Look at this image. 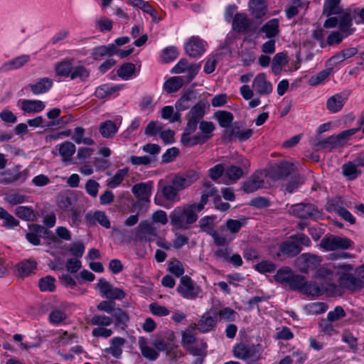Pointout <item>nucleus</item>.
Masks as SVG:
<instances>
[{
	"mask_svg": "<svg viewBox=\"0 0 364 364\" xmlns=\"http://www.w3.org/2000/svg\"><path fill=\"white\" fill-rule=\"evenodd\" d=\"M178 55V50L174 46L166 48L161 54V58L165 63L174 60Z\"/></svg>",
	"mask_w": 364,
	"mask_h": 364,
	"instance_id": "69168bd1",
	"label": "nucleus"
},
{
	"mask_svg": "<svg viewBox=\"0 0 364 364\" xmlns=\"http://www.w3.org/2000/svg\"><path fill=\"white\" fill-rule=\"evenodd\" d=\"M168 271L176 277H183L184 268L182 262L178 260H173L168 264Z\"/></svg>",
	"mask_w": 364,
	"mask_h": 364,
	"instance_id": "e2e57ef3",
	"label": "nucleus"
},
{
	"mask_svg": "<svg viewBox=\"0 0 364 364\" xmlns=\"http://www.w3.org/2000/svg\"><path fill=\"white\" fill-rule=\"evenodd\" d=\"M260 32L265 33L266 38H272L279 33V24L277 18H272L264 23Z\"/></svg>",
	"mask_w": 364,
	"mask_h": 364,
	"instance_id": "7c9ffc66",
	"label": "nucleus"
},
{
	"mask_svg": "<svg viewBox=\"0 0 364 364\" xmlns=\"http://www.w3.org/2000/svg\"><path fill=\"white\" fill-rule=\"evenodd\" d=\"M0 219L4 220L2 225L8 229L14 228L19 224V222L2 207H0Z\"/></svg>",
	"mask_w": 364,
	"mask_h": 364,
	"instance_id": "a19ab883",
	"label": "nucleus"
},
{
	"mask_svg": "<svg viewBox=\"0 0 364 364\" xmlns=\"http://www.w3.org/2000/svg\"><path fill=\"white\" fill-rule=\"evenodd\" d=\"M302 293L311 296H318L322 294V290L314 282H308L306 281V284L302 290Z\"/></svg>",
	"mask_w": 364,
	"mask_h": 364,
	"instance_id": "680f3d73",
	"label": "nucleus"
},
{
	"mask_svg": "<svg viewBox=\"0 0 364 364\" xmlns=\"http://www.w3.org/2000/svg\"><path fill=\"white\" fill-rule=\"evenodd\" d=\"M57 146L58 147L59 154L62 157V161L66 164H70L71 157L76 151L75 144L70 141H65Z\"/></svg>",
	"mask_w": 364,
	"mask_h": 364,
	"instance_id": "bb28decb",
	"label": "nucleus"
},
{
	"mask_svg": "<svg viewBox=\"0 0 364 364\" xmlns=\"http://www.w3.org/2000/svg\"><path fill=\"white\" fill-rule=\"evenodd\" d=\"M242 168L236 166H230L225 169V176L232 181H236L240 179L244 175V170L248 171L250 166V162L245 159V161H242Z\"/></svg>",
	"mask_w": 364,
	"mask_h": 364,
	"instance_id": "412c9836",
	"label": "nucleus"
},
{
	"mask_svg": "<svg viewBox=\"0 0 364 364\" xmlns=\"http://www.w3.org/2000/svg\"><path fill=\"white\" fill-rule=\"evenodd\" d=\"M340 282L345 288L352 291L360 290L363 287V281L349 273H343L340 277Z\"/></svg>",
	"mask_w": 364,
	"mask_h": 364,
	"instance_id": "f3484780",
	"label": "nucleus"
},
{
	"mask_svg": "<svg viewBox=\"0 0 364 364\" xmlns=\"http://www.w3.org/2000/svg\"><path fill=\"white\" fill-rule=\"evenodd\" d=\"M322 261L321 256L311 253H304L296 259L299 271L306 274L318 267Z\"/></svg>",
	"mask_w": 364,
	"mask_h": 364,
	"instance_id": "1a4fd4ad",
	"label": "nucleus"
},
{
	"mask_svg": "<svg viewBox=\"0 0 364 364\" xmlns=\"http://www.w3.org/2000/svg\"><path fill=\"white\" fill-rule=\"evenodd\" d=\"M30 55H22L11 60L5 62L0 67V72L6 73L13 70L18 69L30 61Z\"/></svg>",
	"mask_w": 364,
	"mask_h": 364,
	"instance_id": "6ab92c4d",
	"label": "nucleus"
},
{
	"mask_svg": "<svg viewBox=\"0 0 364 364\" xmlns=\"http://www.w3.org/2000/svg\"><path fill=\"white\" fill-rule=\"evenodd\" d=\"M207 344L203 341L195 342L187 347L189 353L194 356L205 357L206 355Z\"/></svg>",
	"mask_w": 364,
	"mask_h": 364,
	"instance_id": "79ce46f5",
	"label": "nucleus"
},
{
	"mask_svg": "<svg viewBox=\"0 0 364 364\" xmlns=\"http://www.w3.org/2000/svg\"><path fill=\"white\" fill-rule=\"evenodd\" d=\"M291 214L302 219L316 220L320 217L318 208L311 203H297L291 206Z\"/></svg>",
	"mask_w": 364,
	"mask_h": 364,
	"instance_id": "423d86ee",
	"label": "nucleus"
},
{
	"mask_svg": "<svg viewBox=\"0 0 364 364\" xmlns=\"http://www.w3.org/2000/svg\"><path fill=\"white\" fill-rule=\"evenodd\" d=\"M210 311L215 316L217 321H234L237 314L236 311L230 307H224L217 310L215 306H213Z\"/></svg>",
	"mask_w": 364,
	"mask_h": 364,
	"instance_id": "393cba45",
	"label": "nucleus"
},
{
	"mask_svg": "<svg viewBox=\"0 0 364 364\" xmlns=\"http://www.w3.org/2000/svg\"><path fill=\"white\" fill-rule=\"evenodd\" d=\"M293 170V165L286 161H282L273 167L274 175L277 178L288 176Z\"/></svg>",
	"mask_w": 364,
	"mask_h": 364,
	"instance_id": "4c0bfd02",
	"label": "nucleus"
},
{
	"mask_svg": "<svg viewBox=\"0 0 364 364\" xmlns=\"http://www.w3.org/2000/svg\"><path fill=\"white\" fill-rule=\"evenodd\" d=\"M193 102L191 101L190 94L183 95L176 103L175 107L177 111L182 112L188 109Z\"/></svg>",
	"mask_w": 364,
	"mask_h": 364,
	"instance_id": "338daca9",
	"label": "nucleus"
},
{
	"mask_svg": "<svg viewBox=\"0 0 364 364\" xmlns=\"http://www.w3.org/2000/svg\"><path fill=\"white\" fill-rule=\"evenodd\" d=\"M306 278L303 275L292 274L289 282L288 284L290 289L298 290L302 292L304 287L306 284Z\"/></svg>",
	"mask_w": 364,
	"mask_h": 364,
	"instance_id": "09e8293b",
	"label": "nucleus"
},
{
	"mask_svg": "<svg viewBox=\"0 0 364 364\" xmlns=\"http://www.w3.org/2000/svg\"><path fill=\"white\" fill-rule=\"evenodd\" d=\"M215 117L220 126L223 128L230 127L234 119L233 114L228 111H218L215 113Z\"/></svg>",
	"mask_w": 364,
	"mask_h": 364,
	"instance_id": "c03bdc74",
	"label": "nucleus"
},
{
	"mask_svg": "<svg viewBox=\"0 0 364 364\" xmlns=\"http://www.w3.org/2000/svg\"><path fill=\"white\" fill-rule=\"evenodd\" d=\"M179 191L173 184L166 185L162 188V193L164 198L169 201L176 203L180 200Z\"/></svg>",
	"mask_w": 364,
	"mask_h": 364,
	"instance_id": "ea45409f",
	"label": "nucleus"
},
{
	"mask_svg": "<svg viewBox=\"0 0 364 364\" xmlns=\"http://www.w3.org/2000/svg\"><path fill=\"white\" fill-rule=\"evenodd\" d=\"M263 175L261 172H255L251 175L242 184L245 193H250L256 191L264 186Z\"/></svg>",
	"mask_w": 364,
	"mask_h": 364,
	"instance_id": "4468645a",
	"label": "nucleus"
},
{
	"mask_svg": "<svg viewBox=\"0 0 364 364\" xmlns=\"http://www.w3.org/2000/svg\"><path fill=\"white\" fill-rule=\"evenodd\" d=\"M346 314L341 306H337L333 311H331L327 314V319L330 322H334L339 319L344 318Z\"/></svg>",
	"mask_w": 364,
	"mask_h": 364,
	"instance_id": "774afa93",
	"label": "nucleus"
},
{
	"mask_svg": "<svg viewBox=\"0 0 364 364\" xmlns=\"http://www.w3.org/2000/svg\"><path fill=\"white\" fill-rule=\"evenodd\" d=\"M53 85V81L49 77H42L35 83L30 84L29 87L35 95H42L48 92Z\"/></svg>",
	"mask_w": 364,
	"mask_h": 364,
	"instance_id": "aec40b11",
	"label": "nucleus"
},
{
	"mask_svg": "<svg viewBox=\"0 0 364 364\" xmlns=\"http://www.w3.org/2000/svg\"><path fill=\"white\" fill-rule=\"evenodd\" d=\"M183 84V77H172L165 82L164 89L166 92L171 93L178 91Z\"/></svg>",
	"mask_w": 364,
	"mask_h": 364,
	"instance_id": "e433bc0d",
	"label": "nucleus"
},
{
	"mask_svg": "<svg viewBox=\"0 0 364 364\" xmlns=\"http://www.w3.org/2000/svg\"><path fill=\"white\" fill-rule=\"evenodd\" d=\"M90 76L89 70L82 65H77L73 67L70 75L71 80L80 79V81L84 82L87 80Z\"/></svg>",
	"mask_w": 364,
	"mask_h": 364,
	"instance_id": "a18cd8bd",
	"label": "nucleus"
},
{
	"mask_svg": "<svg viewBox=\"0 0 364 364\" xmlns=\"http://www.w3.org/2000/svg\"><path fill=\"white\" fill-rule=\"evenodd\" d=\"M232 352L235 358L243 360H255L260 355L257 346L244 343L235 344L233 347Z\"/></svg>",
	"mask_w": 364,
	"mask_h": 364,
	"instance_id": "0eeeda50",
	"label": "nucleus"
},
{
	"mask_svg": "<svg viewBox=\"0 0 364 364\" xmlns=\"http://www.w3.org/2000/svg\"><path fill=\"white\" fill-rule=\"evenodd\" d=\"M250 24V20L244 13L236 14L232 19V28L238 33L246 31Z\"/></svg>",
	"mask_w": 364,
	"mask_h": 364,
	"instance_id": "a878e982",
	"label": "nucleus"
},
{
	"mask_svg": "<svg viewBox=\"0 0 364 364\" xmlns=\"http://www.w3.org/2000/svg\"><path fill=\"white\" fill-rule=\"evenodd\" d=\"M250 7L256 18H261L266 13V6L263 0H252Z\"/></svg>",
	"mask_w": 364,
	"mask_h": 364,
	"instance_id": "5fc2aeb1",
	"label": "nucleus"
},
{
	"mask_svg": "<svg viewBox=\"0 0 364 364\" xmlns=\"http://www.w3.org/2000/svg\"><path fill=\"white\" fill-rule=\"evenodd\" d=\"M198 178L199 174L196 171H189L183 174L175 176L171 180V183L180 191L192 185Z\"/></svg>",
	"mask_w": 364,
	"mask_h": 364,
	"instance_id": "9d476101",
	"label": "nucleus"
},
{
	"mask_svg": "<svg viewBox=\"0 0 364 364\" xmlns=\"http://www.w3.org/2000/svg\"><path fill=\"white\" fill-rule=\"evenodd\" d=\"M139 346L142 356L146 359L154 361L159 358V353L154 348L148 345L144 338H139Z\"/></svg>",
	"mask_w": 364,
	"mask_h": 364,
	"instance_id": "c85d7f7f",
	"label": "nucleus"
},
{
	"mask_svg": "<svg viewBox=\"0 0 364 364\" xmlns=\"http://www.w3.org/2000/svg\"><path fill=\"white\" fill-rule=\"evenodd\" d=\"M112 316L114 319L115 326L125 330L129 321V316L127 313L120 308H117Z\"/></svg>",
	"mask_w": 364,
	"mask_h": 364,
	"instance_id": "72a5a7b5",
	"label": "nucleus"
},
{
	"mask_svg": "<svg viewBox=\"0 0 364 364\" xmlns=\"http://www.w3.org/2000/svg\"><path fill=\"white\" fill-rule=\"evenodd\" d=\"M348 96V92H342L332 95L326 101V109L331 113L340 112L346 103Z\"/></svg>",
	"mask_w": 364,
	"mask_h": 364,
	"instance_id": "ddd939ff",
	"label": "nucleus"
},
{
	"mask_svg": "<svg viewBox=\"0 0 364 364\" xmlns=\"http://www.w3.org/2000/svg\"><path fill=\"white\" fill-rule=\"evenodd\" d=\"M199 124L200 132L194 136L187 135L186 132L181 134V141L186 146H193L197 144H203L212 136L213 132L215 129L212 122L201 121Z\"/></svg>",
	"mask_w": 364,
	"mask_h": 364,
	"instance_id": "f03ea898",
	"label": "nucleus"
},
{
	"mask_svg": "<svg viewBox=\"0 0 364 364\" xmlns=\"http://www.w3.org/2000/svg\"><path fill=\"white\" fill-rule=\"evenodd\" d=\"M252 89L260 96L269 95L272 92V84L267 80L265 73H259L253 80Z\"/></svg>",
	"mask_w": 364,
	"mask_h": 364,
	"instance_id": "f8f14e48",
	"label": "nucleus"
},
{
	"mask_svg": "<svg viewBox=\"0 0 364 364\" xmlns=\"http://www.w3.org/2000/svg\"><path fill=\"white\" fill-rule=\"evenodd\" d=\"M122 88V85L104 84L96 88L95 95L98 99H104L118 92Z\"/></svg>",
	"mask_w": 364,
	"mask_h": 364,
	"instance_id": "b1692460",
	"label": "nucleus"
},
{
	"mask_svg": "<svg viewBox=\"0 0 364 364\" xmlns=\"http://www.w3.org/2000/svg\"><path fill=\"white\" fill-rule=\"evenodd\" d=\"M212 314L210 310L200 317L197 324H194L195 327H197L198 331L201 333H208L213 329L215 327L217 320L215 316L210 315Z\"/></svg>",
	"mask_w": 364,
	"mask_h": 364,
	"instance_id": "a211bd4d",
	"label": "nucleus"
},
{
	"mask_svg": "<svg viewBox=\"0 0 364 364\" xmlns=\"http://www.w3.org/2000/svg\"><path fill=\"white\" fill-rule=\"evenodd\" d=\"M126 340L119 336L113 337L110 340V346L105 349V352L112 355L115 358H119L122 354V347Z\"/></svg>",
	"mask_w": 364,
	"mask_h": 364,
	"instance_id": "5701e85b",
	"label": "nucleus"
},
{
	"mask_svg": "<svg viewBox=\"0 0 364 364\" xmlns=\"http://www.w3.org/2000/svg\"><path fill=\"white\" fill-rule=\"evenodd\" d=\"M206 43L198 37L193 36L185 44L186 53L192 58L202 55L205 50Z\"/></svg>",
	"mask_w": 364,
	"mask_h": 364,
	"instance_id": "9b49d317",
	"label": "nucleus"
},
{
	"mask_svg": "<svg viewBox=\"0 0 364 364\" xmlns=\"http://www.w3.org/2000/svg\"><path fill=\"white\" fill-rule=\"evenodd\" d=\"M72 68V64L69 61H62L57 63L55 66L56 75L64 77H70Z\"/></svg>",
	"mask_w": 364,
	"mask_h": 364,
	"instance_id": "de8ad7c7",
	"label": "nucleus"
},
{
	"mask_svg": "<svg viewBox=\"0 0 364 364\" xmlns=\"http://www.w3.org/2000/svg\"><path fill=\"white\" fill-rule=\"evenodd\" d=\"M151 186L148 183H140L133 186L132 191L139 199L148 200L151 196Z\"/></svg>",
	"mask_w": 364,
	"mask_h": 364,
	"instance_id": "c756f323",
	"label": "nucleus"
},
{
	"mask_svg": "<svg viewBox=\"0 0 364 364\" xmlns=\"http://www.w3.org/2000/svg\"><path fill=\"white\" fill-rule=\"evenodd\" d=\"M247 224L246 218H240L239 220L228 219L226 221L227 229L233 234L237 233L240 229Z\"/></svg>",
	"mask_w": 364,
	"mask_h": 364,
	"instance_id": "603ef678",
	"label": "nucleus"
},
{
	"mask_svg": "<svg viewBox=\"0 0 364 364\" xmlns=\"http://www.w3.org/2000/svg\"><path fill=\"white\" fill-rule=\"evenodd\" d=\"M16 216L23 220L31 221L36 218V214L31 207L18 206L15 209Z\"/></svg>",
	"mask_w": 364,
	"mask_h": 364,
	"instance_id": "58836bf2",
	"label": "nucleus"
},
{
	"mask_svg": "<svg viewBox=\"0 0 364 364\" xmlns=\"http://www.w3.org/2000/svg\"><path fill=\"white\" fill-rule=\"evenodd\" d=\"M360 127L353 128L345 130L337 135H331L324 140L318 142L316 146L318 149H325L332 150L335 148L343 146L346 144L351 136L357 133Z\"/></svg>",
	"mask_w": 364,
	"mask_h": 364,
	"instance_id": "20e7f679",
	"label": "nucleus"
},
{
	"mask_svg": "<svg viewBox=\"0 0 364 364\" xmlns=\"http://www.w3.org/2000/svg\"><path fill=\"white\" fill-rule=\"evenodd\" d=\"M37 267V262L33 259L23 260L16 264V273L18 277H26L30 275Z\"/></svg>",
	"mask_w": 364,
	"mask_h": 364,
	"instance_id": "cd10ccee",
	"label": "nucleus"
},
{
	"mask_svg": "<svg viewBox=\"0 0 364 364\" xmlns=\"http://www.w3.org/2000/svg\"><path fill=\"white\" fill-rule=\"evenodd\" d=\"M252 134L253 131L251 129L240 130L238 127H233L225 131V136L230 140L232 139V137H236L241 141H245L250 139Z\"/></svg>",
	"mask_w": 364,
	"mask_h": 364,
	"instance_id": "473e14b6",
	"label": "nucleus"
},
{
	"mask_svg": "<svg viewBox=\"0 0 364 364\" xmlns=\"http://www.w3.org/2000/svg\"><path fill=\"white\" fill-rule=\"evenodd\" d=\"M255 269L260 273H272L275 271L276 265L271 261L263 260L257 263Z\"/></svg>",
	"mask_w": 364,
	"mask_h": 364,
	"instance_id": "bf43d9fd",
	"label": "nucleus"
},
{
	"mask_svg": "<svg viewBox=\"0 0 364 364\" xmlns=\"http://www.w3.org/2000/svg\"><path fill=\"white\" fill-rule=\"evenodd\" d=\"M21 107L25 112H40L44 109L45 105L41 100H23L21 102Z\"/></svg>",
	"mask_w": 364,
	"mask_h": 364,
	"instance_id": "2f4dec72",
	"label": "nucleus"
},
{
	"mask_svg": "<svg viewBox=\"0 0 364 364\" xmlns=\"http://www.w3.org/2000/svg\"><path fill=\"white\" fill-rule=\"evenodd\" d=\"M353 13L352 10H347L341 14L339 16L338 28L340 31L345 33L347 36L354 31V28H352L353 18Z\"/></svg>",
	"mask_w": 364,
	"mask_h": 364,
	"instance_id": "2eb2a0df",
	"label": "nucleus"
},
{
	"mask_svg": "<svg viewBox=\"0 0 364 364\" xmlns=\"http://www.w3.org/2000/svg\"><path fill=\"white\" fill-rule=\"evenodd\" d=\"M176 291L183 298L186 299L193 300L196 298L203 297L201 287L187 275L181 277Z\"/></svg>",
	"mask_w": 364,
	"mask_h": 364,
	"instance_id": "7ed1b4c3",
	"label": "nucleus"
},
{
	"mask_svg": "<svg viewBox=\"0 0 364 364\" xmlns=\"http://www.w3.org/2000/svg\"><path fill=\"white\" fill-rule=\"evenodd\" d=\"M55 279L51 276L41 278L38 281V287L41 291L52 292L55 289Z\"/></svg>",
	"mask_w": 364,
	"mask_h": 364,
	"instance_id": "8fccbe9b",
	"label": "nucleus"
},
{
	"mask_svg": "<svg viewBox=\"0 0 364 364\" xmlns=\"http://www.w3.org/2000/svg\"><path fill=\"white\" fill-rule=\"evenodd\" d=\"M5 200L11 205H15L27 201V197L18 193H11L6 196Z\"/></svg>",
	"mask_w": 364,
	"mask_h": 364,
	"instance_id": "0e129e2a",
	"label": "nucleus"
},
{
	"mask_svg": "<svg viewBox=\"0 0 364 364\" xmlns=\"http://www.w3.org/2000/svg\"><path fill=\"white\" fill-rule=\"evenodd\" d=\"M352 245L353 242L350 240L332 235L323 237L320 242V247L326 251H333L338 249L346 250Z\"/></svg>",
	"mask_w": 364,
	"mask_h": 364,
	"instance_id": "6e6552de",
	"label": "nucleus"
},
{
	"mask_svg": "<svg viewBox=\"0 0 364 364\" xmlns=\"http://www.w3.org/2000/svg\"><path fill=\"white\" fill-rule=\"evenodd\" d=\"M75 200L74 198L68 196H60L58 198V207L64 211H73L75 215L76 211H74Z\"/></svg>",
	"mask_w": 364,
	"mask_h": 364,
	"instance_id": "37998d69",
	"label": "nucleus"
},
{
	"mask_svg": "<svg viewBox=\"0 0 364 364\" xmlns=\"http://www.w3.org/2000/svg\"><path fill=\"white\" fill-rule=\"evenodd\" d=\"M128 173L127 168L119 169L115 174L109 180L107 186L111 188L117 187L124 180Z\"/></svg>",
	"mask_w": 364,
	"mask_h": 364,
	"instance_id": "864d4df0",
	"label": "nucleus"
},
{
	"mask_svg": "<svg viewBox=\"0 0 364 364\" xmlns=\"http://www.w3.org/2000/svg\"><path fill=\"white\" fill-rule=\"evenodd\" d=\"M113 322L112 318L105 315H94L90 321V323L97 326H109Z\"/></svg>",
	"mask_w": 364,
	"mask_h": 364,
	"instance_id": "13d9d810",
	"label": "nucleus"
},
{
	"mask_svg": "<svg viewBox=\"0 0 364 364\" xmlns=\"http://www.w3.org/2000/svg\"><path fill=\"white\" fill-rule=\"evenodd\" d=\"M135 71V65L133 63H125L117 70V75L123 80H128Z\"/></svg>",
	"mask_w": 364,
	"mask_h": 364,
	"instance_id": "6e6d98bb",
	"label": "nucleus"
},
{
	"mask_svg": "<svg viewBox=\"0 0 364 364\" xmlns=\"http://www.w3.org/2000/svg\"><path fill=\"white\" fill-rule=\"evenodd\" d=\"M280 251L289 257H294L300 253L301 247L296 241H286L281 244Z\"/></svg>",
	"mask_w": 364,
	"mask_h": 364,
	"instance_id": "f704fd0d",
	"label": "nucleus"
},
{
	"mask_svg": "<svg viewBox=\"0 0 364 364\" xmlns=\"http://www.w3.org/2000/svg\"><path fill=\"white\" fill-rule=\"evenodd\" d=\"M205 115V105L199 102L194 105L186 116L187 124L183 130L187 135H191L197 129L198 123Z\"/></svg>",
	"mask_w": 364,
	"mask_h": 364,
	"instance_id": "39448f33",
	"label": "nucleus"
},
{
	"mask_svg": "<svg viewBox=\"0 0 364 364\" xmlns=\"http://www.w3.org/2000/svg\"><path fill=\"white\" fill-rule=\"evenodd\" d=\"M1 178L0 180L1 183L10 184L18 181L23 182L26 181L27 174L26 171H19L14 169H9L1 173Z\"/></svg>",
	"mask_w": 364,
	"mask_h": 364,
	"instance_id": "dca6fc26",
	"label": "nucleus"
},
{
	"mask_svg": "<svg viewBox=\"0 0 364 364\" xmlns=\"http://www.w3.org/2000/svg\"><path fill=\"white\" fill-rule=\"evenodd\" d=\"M342 172L345 176L350 180L355 179L358 175L357 166L350 162L343 165Z\"/></svg>",
	"mask_w": 364,
	"mask_h": 364,
	"instance_id": "052dcab7",
	"label": "nucleus"
},
{
	"mask_svg": "<svg viewBox=\"0 0 364 364\" xmlns=\"http://www.w3.org/2000/svg\"><path fill=\"white\" fill-rule=\"evenodd\" d=\"M198 218V212L191 204L177 206L169 214L170 223L176 230L189 229Z\"/></svg>",
	"mask_w": 364,
	"mask_h": 364,
	"instance_id": "f257e3e1",
	"label": "nucleus"
},
{
	"mask_svg": "<svg viewBox=\"0 0 364 364\" xmlns=\"http://www.w3.org/2000/svg\"><path fill=\"white\" fill-rule=\"evenodd\" d=\"M293 274L291 269L289 267L279 269L274 274V280L279 283L288 284Z\"/></svg>",
	"mask_w": 364,
	"mask_h": 364,
	"instance_id": "3c124183",
	"label": "nucleus"
},
{
	"mask_svg": "<svg viewBox=\"0 0 364 364\" xmlns=\"http://www.w3.org/2000/svg\"><path fill=\"white\" fill-rule=\"evenodd\" d=\"M341 0H326L323 5V14L327 16L337 14L341 12Z\"/></svg>",
	"mask_w": 364,
	"mask_h": 364,
	"instance_id": "49530a36",
	"label": "nucleus"
},
{
	"mask_svg": "<svg viewBox=\"0 0 364 364\" xmlns=\"http://www.w3.org/2000/svg\"><path fill=\"white\" fill-rule=\"evenodd\" d=\"M136 235L140 239L151 240V237L156 236L157 230L153 223L141 221L136 228Z\"/></svg>",
	"mask_w": 364,
	"mask_h": 364,
	"instance_id": "4be33fe9",
	"label": "nucleus"
},
{
	"mask_svg": "<svg viewBox=\"0 0 364 364\" xmlns=\"http://www.w3.org/2000/svg\"><path fill=\"white\" fill-rule=\"evenodd\" d=\"M99 131L104 138H112L117 132L118 127L114 122L107 120L100 124Z\"/></svg>",
	"mask_w": 364,
	"mask_h": 364,
	"instance_id": "c9c22d12",
	"label": "nucleus"
},
{
	"mask_svg": "<svg viewBox=\"0 0 364 364\" xmlns=\"http://www.w3.org/2000/svg\"><path fill=\"white\" fill-rule=\"evenodd\" d=\"M331 70L332 68H328L311 77L309 80V84L311 85L315 86L322 83L329 77Z\"/></svg>",
	"mask_w": 364,
	"mask_h": 364,
	"instance_id": "4d7b16f0",
	"label": "nucleus"
}]
</instances>
